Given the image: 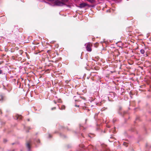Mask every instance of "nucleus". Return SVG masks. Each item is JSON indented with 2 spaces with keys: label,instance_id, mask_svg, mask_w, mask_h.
I'll list each match as a JSON object with an SVG mask.
<instances>
[{
  "label": "nucleus",
  "instance_id": "obj_11",
  "mask_svg": "<svg viewBox=\"0 0 151 151\" xmlns=\"http://www.w3.org/2000/svg\"><path fill=\"white\" fill-rule=\"evenodd\" d=\"M93 148V146L92 145H89L88 147V149H90V148Z\"/></svg>",
  "mask_w": 151,
  "mask_h": 151
},
{
  "label": "nucleus",
  "instance_id": "obj_3",
  "mask_svg": "<svg viewBox=\"0 0 151 151\" xmlns=\"http://www.w3.org/2000/svg\"><path fill=\"white\" fill-rule=\"evenodd\" d=\"M26 146L29 149V150L30 148V143L29 142H27Z\"/></svg>",
  "mask_w": 151,
  "mask_h": 151
},
{
  "label": "nucleus",
  "instance_id": "obj_13",
  "mask_svg": "<svg viewBox=\"0 0 151 151\" xmlns=\"http://www.w3.org/2000/svg\"><path fill=\"white\" fill-rule=\"evenodd\" d=\"M56 109L55 107H54L51 109L52 110H54L55 109Z\"/></svg>",
  "mask_w": 151,
  "mask_h": 151
},
{
  "label": "nucleus",
  "instance_id": "obj_15",
  "mask_svg": "<svg viewBox=\"0 0 151 151\" xmlns=\"http://www.w3.org/2000/svg\"><path fill=\"white\" fill-rule=\"evenodd\" d=\"M4 142H6L7 140L6 139H4Z\"/></svg>",
  "mask_w": 151,
  "mask_h": 151
},
{
  "label": "nucleus",
  "instance_id": "obj_2",
  "mask_svg": "<svg viewBox=\"0 0 151 151\" xmlns=\"http://www.w3.org/2000/svg\"><path fill=\"white\" fill-rule=\"evenodd\" d=\"M88 6V4L85 3H83L80 4V7L81 8L84 7L86 6Z\"/></svg>",
  "mask_w": 151,
  "mask_h": 151
},
{
  "label": "nucleus",
  "instance_id": "obj_1",
  "mask_svg": "<svg viewBox=\"0 0 151 151\" xmlns=\"http://www.w3.org/2000/svg\"><path fill=\"white\" fill-rule=\"evenodd\" d=\"M85 45H86V49L87 51L90 52H91L92 51V44L89 42L86 44Z\"/></svg>",
  "mask_w": 151,
  "mask_h": 151
},
{
  "label": "nucleus",
  "instance_id": "obj_21",
  "mask_svg": "<svg viewBox=\"0 0 151 151\" xmlns=\"http://www.w3.org/2000/svg\"><path fill=\"white\" fill-rule=\"evenodd\" d=\"M38 142H40V140H38Z\"/></svg>",
  "mask_w": 151,
  "mask_h": 151
},
{
  "label": "nucleus",
  "instance_id": "obj_17",
  "mask_svg": "<svg viewBox=\"0 0 151 151\" xmlns=\"http://www.w3.org/2000/svg\"><path fill=\"white\" fill-rule=\"evenodd\" d=\"M80 100H75V101H80Z\"/></svg>",
  "mask_w": 151,
  "mask_h": 151
},
{
  "label": "nucleus",
  "instance_id": "obj_7",
  "mask_svg": "<svg viewBox=\"0 0 151 151\" xmlns=\"http://www.w3.org/2000/svg\"><path fill=\"white\" fill-rule=\"evenodd\" d=\"M65 106L64 105H62L61 106V109L62 110H64L65 109Z\"/></svg>",
  "mask_w": 151,
  "mask_h": 151
},
{
  "label": "nucleus",
  "instance_id": "obj_8",
  "mask_svg": "<svg viewBox=\"0 0 151 151\" xmlns=\"http://www.w3.org/2000/svg\"><path fill=\"white\" fill-rule=\"evenodd\" d=\"M140 52L142 54H144L145 52V51L143 49H142L140 50Z\"/></svg>",
  "mask_w": 151,
  "mask_h": 151
},
{
  "label": "nucleus",
  "instance_id": "obj_20",
  "mask_svg": "<svg viewBox=\"0 0 151 151\" xmlns=\"http://www.w3.org/2000/svg\"><path fill=\"white\" fill-rule=\"evenodd\" d=\"M86 121H87V119H86L85 120V123H86Z\"/></svg>",
  "mask_w": 151,
  "mask_h": 151
},
{
  "label": "nucleus",
  "instance_id": "obj_18",
  "mask_svg": "<svg viewBox=\"0 0 151 151\" xmlns=\"http://www.w3.org/2000/svg\"><path fill=\"white\" fill-rule=\"evenodd\" d=\"M53 102H54V103L55 104H56V101H54Z\"/></svg>",
  "mask_w": 151,
  "mask_h": 151
},
{
  "label": "nucleus",
  "instance_id": "obj_5",
  "mask_svg": "<svg viewBox=\"0 0 151 151\" xmlns=\"http://www.w3.org/2000/svg\"><path fill=\"white\" fill-rule=\"evenodd\" d=\"M4 100V97L2 95H0V101Z\"/></svg>",
  "mask_w": 151,
  "mask_h": 151
},
{
  "label": "nucleus",
  "instance_id": "obj_14",
  "mask_svg": "<svg viewBox=\"0 0 151 151\" xmlns=\"http://www.w3.org/2000/svg\"><path fill=\"white\" fill-rule=\"evenodd\" d=\"M75 106L76 107H79V105H75Z\"/></svg>",
  "mask_w": 151,
  "mask_h": 151
},
{
  "label": "nucleus",
  "instance_id": "obj_12",
  "mask_svg": "<svg viewBox=\"0 0 151 151\" xmlns=\"http://www.w3.org/2000/svg\"><path fill=\"white\" fill-rule=\"evenodd\" d=\"M80 98H81V99H83V100H85V99H86V98H85V97H83V96H81V97H80Z\"/></svg>",
  "mask_w": 151,
  "mask_h": 151
},
{
  "label": "nucleus",
  "instance_id": "obj_6",
  "mask_svg": "<svg viewBox=\"0 0 151 151\" xmlns=\"http://www.w3.org/2000/svg\"><path fill=\"white\" fill-rule=\"evenodd\" d=\"M86 0L91 3H93L95 1V0Z\"/></svg>",
  "mask_w": 151,
  "mask_h": 151
},
{
  "label": "nucleus",
  "instance_id": "obj_9",
  "mask_svg": "<svg viewBox=\"0 0 151 151\" xmlns=\"http://www.w3.org/2000/svg\"><path fill=\"white\" fill-rule=\"evenodd\" d=\"M123 145L126 147H127L128 146V144L126 142H124L123 143Z\"/></svg>",
  "mask_w": 151,
  "mask_h": 151
},
{
  "label": "nucleus",
  "instance_id": "obj_4",
  "mask_svg": "<svg viewBox=\"0 0 151 151\" xmlns=\"http://www.w3.org/2000/svg\"><path fill=\"white\" fill-rule=\"evenodd\" d=\"M17 119H22V116L21 115H17L15 117Z\"/></svg>",
  "mask_w": 151,
  "mask_h": 151
},
{
  "label": "nucleus",
  "instance_id": "obj_19",
  "mask_svg": "<svg viewBox=\"0 0 151 151\" xmlns=\"http://www.w3.org/2000/svg\"><path fill=\"white\" fill-rule=\"evenodd\" d=\"M49 137H51V135L50 134H49Z\"/></svg>",
  "mask_w": 151,
  "mask_h": 151
},
{
  "label": "nucleus",
  "instance_id": "obj_16",
  "mask_svg": "<svg viewBox=\"0 0 151 151\" xmlns=\"http://www.w3.org/2000/svg\"><path fill=\"white\" fill-rule=\"evenodd\" d=\"M2 73V71L1 70H0V74Z\"/></svg>",
  "mask_w": 151,
  "mask_h": 151
},
{
  "label": "nucleus",
  "instance_id": "obj_10",
  "mask_svg": "<svg viewBox=\"0 0 151 151\" xmlns=\"http://www.w3.org/2000/svg\"><path fill=\"white\" fill-rule=\"evenodd\" d=\"M19 52L20 55H22L23 52V51L22 50H20Z\"/></svg>",
  "mask_w": 151,
  "mask_h": 151
}]
</instances>
